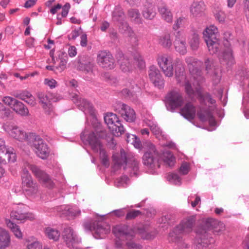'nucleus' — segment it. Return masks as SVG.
Masks as SVG:
<instances>
[{
	"label": "nucleus",
	"instance_id": "1",
	"mask_svg": "<svg viewBox=\"0 0 249 249\" xmlns=\"http://www.w3.org/2000/svg\"><path fill=\"white\" fill-rule=\"evenodd\" d=\"M113 232L116 236V246L118 248L126 246L128 249H141L142 246L135 243L133 239L136 233L140 235L144 239L150 240L156 236V232L149 231L144 228H138L137 231L125 225L115 226Z\"/></svg>",
	"mask_w": 249,
	"mask_h": 249
},
{
	"label": "nucleus",
	"instance_id": "2",
	"mask_svg": "<svg viewBox=\"0 0 249 249\" xmlns=\"http://www.w3.org/2000/svg\"><path fill=\"white\" fill-rule=\"evenodd\" d=\"M21 169V177L23 190L33 185H35V184L37 183L33 180L32 177L28 171L29 169L43 185L49 188L53 187L54 183L49 176L36 165L30 164L28 161L24 160Z\"/></svg>",
	"mask_w": 249,
	"mask_h": 249
},
{
	"label": "nucleus",
	"instance_id": "3",
	"mask_svg": "<svg viewBox=\"0 0 249 249\" xmlns=\"http://www.w3.org/2000/svg\"><path fill=\"white\" fill-rule=\"evenodd\" d=\"M21 169V177L23 190L33 185H35V184L37 183L33 180L32 177L28 171L29 169L43 185L49 188L53 187L54 183L49 176L36 165L30 164L28 161L24 160Z\"/></svg>",
	"mask_w": 249,
	"mask_h": 249
},
{
	"label": "nucleus",
	"instance_id": "4",
	"mask_svg": "<svg viewBox=\"0 0 249 249\" xmlns=\"http://www.w3.org/2000/svg\"><path fill=\"white\" fill-rule=\"evenodd\" d=\"M191 72V76L186 78L184 87L186 94L191 99L196 95L204 102L214 105L215 100L208 93L203 94L200 91L199 85L203 81L201 72L196 69H193Z\"/></svg>",
	"mask_w": 249,
	"mask_h": 249
},
{
	"label": "nucleus",
	"instance_id": "5",
	"mask_svg": "<svg viewBox=\"0 0 249 249\" xmlns=\"http://www.w3.org/2000/svg\"><path fill=\"white\" fill-rule=\"evenodd\" d=\"M224 230L225 225L223 223L213 218H208L204 226L197 229L196 240L198 244H202L204 246L211 242L208 231L213 230L214 233L218 234Z\"/></svg>",
	"mask_w": 249,
	"mask_h": 249
},
{
	"label": "nucleus",
	"instance_id": "6",
	"mask_svg": "<svg viewBox=\"0 0 249 249\" xmlns=\"http://www.w3.org/2000/svg\"><path fill=\"white\" fill-rule=\"evenodd\" d=\"M112 20L117 22L120 31L129 36L130 41L133 44L137 45L138 38L128 23L125 22V15L123 9L119 6L115 7L112 13Z\"/></svg>",
	"mask_w": 249,
	"mask_h": 249
},
{
	"label": "nucleus",
	"instance_id": "7",
	"mask_svg": "<svg viewBox=\"0 0 249 249\" xmlns=\"http://www.w3.org/2000/svg\"><path fill=\"white\" fill-rule=\"evenodd\" d=\"M112 160L115 167L118 169L123 166L124 169H125L128 165L132 170L130 175L137 176V172L139 170V161L134 157L129 158L127 160L126 154L124 149H122L120 153L114 154L112 156Z\"/></svg>",
	"mask_w": 249,
	"mask_h": 249
},
{
	"label": "nucleus",
	"instance_id": "8",
	"mask_svg": "<svg viewBox=\"0 0 249 249\" xmlns=\"http://www.w3.org/2000/svg\"><path fill=\"white\" fill-rule=\"evenodd\" d=\"M145 152L142 157L143 164L151 169L160 168V154L157 150L155 145L150 142L145 143Z\"/></svg>",
	"mask_w": 249,
	"mask_h": 249
},
{
	"label": "nucleus",
	"instance_id": "9",
	"mask_svg": "<svg viewBox=\"0 0 249 249\" xmlns=\"http://www.w3.org/2000/svg\"><path fill=\"white\" fill-rule=\"evenodd\" d=\"M1 101L5 105L9 107L17 115L21 117L30 115L27 107L16 98L9 96H5L2 97Z\"/></svg>",
	"mask_w": 249,
	"mask_h": 249
},
{
	"label": "nucleus",
	"instance_id": "10",
	"mask_svg": "<svg viewBox=\"0 0 249 249\" xmlns=\"http://www.w3.org/2000/svg\"><path fill=\"white\" fill-rule=\"evenodd\" d=\"M104 120L114 136L119 137L124 133V127L115 114L107 113L104 116Z\"/></svg>",
	"mask_w": 249,
	"mask_h": 249
},
{
	"label": "nucleus",
	"instance_id": "11",
	"mask_svg": "<svg viewBox=\"0 0 249 249\" xmlns=\"http://www.w3.org/2000/svg\"><path fill=\"white\" fill-rule=\"evenodd\" d=\"M166 100L167 108L171 111L180 107L184 103L182 94L178 89H173L169 92L166 96Z\"/></svg>",
	"mask_w": 249,
	"mask_h": 249
},
{
	"label": "nucleus",
	"instance_id": "12",
	"mask_svg": "<svg viewBox=\"0 0 249 249\" xmlns=\"http://www.w3.org/2000/svg\"><path fill=\"white\" fill-rule=\"evenodd\" d=\"M30 145L37 156L41 159L45 160L49 156L50 149L47 144L39 137H36Z\"/></svg>",
	"mask_w": 249,
	"mask_h": 249
},
{
	"label": "nucleus",
	"instance_id": "13",
	"mask_svg": "<svg viewBox=\"0 0 249 249\" xmlns=\"http://www.w3.org/2000/svg\"><path fill=\"white\" fill-rule=\"evenodd\" d=\"M157 61L159 67L162 70L165 76H172L174 72L172 57L168 54L158 55Z\"/></svg>",
	"mask_w": 249,
	"mask_h": 249
},
{
	"label": "nucleus",
	"instance_id": "14",
	"mask_svg": "<svg viewBox=\"0 0 249 249\" xmlns=\"http://www.w3.org/2000/svg\"><path fill=\"white\" fill-rule=\"evenodd\" d=\"M16 160V155L13 148L7 147L4 140L0 138V161L5 163L14 162Z\"/></svg>",
	"mask_w": 249,
	"mask_h": 249
},
{
	"label": "nucleus",
	"instance_id": "15",
	"mask_svg": "<svg viewBox=\"0 0 249 249\" xmlns=\"http://www.w3.org/2000/svg\"><path fill=\"white\" fill-rule=\"evenodd\" d=\"M97 62L99 66L104 68L112 69L114 67V58L111 53L107 51H101L98 53Z\"/></svg>",
	"mask_w": 249,
	"mask_h": 249
},
{
	"label": "nucleus",
	"instance_id": "16",
	"mask_svg": "<svg viewBox=\"0 0 249 249\" xmlns=\"http://www.w3.org/2000/svg\"><path fill=\"white\" fill-rule=\"evenodd\" d=\"M11 217L17 220L24 222L27 220L34 219V215L31 213H27L26 206L23 204H19L11 212Z\"/></svg>",
	"mask_w": 249,
	"mask_h": 249
},
{
	"label": "nucleus",
	"instance_id": "17",
	"mask_svg": "<svg viewBox=\"0 0 249 249\" xmlns=\"http://www.w3.org/2000/svg\"><path fill=\"white\" fill-rule=\"evenodd\" d=\"M2 128L12 137L20 142L24 141L27 138L26 133L17 126H10L9 124H4Z\"/></svg>",
	"mask_w": 249,
	"mask_h": 249
},
{
	"label": "nucleus",
	"instance_id": "18",
	"mask_svg": "<svg viewBox=\"0 0 249 249\" xmlns=\"http://www.w3.org/2000/svg\"><path fill=\"white\" fill-rule=\"evenodd\" d=\"M116 111L128 122H134L136 118V113L133 108L124 104H119L116 107Z\"/></svg>",
	"mask_w": 249,
	"mask_h": 249
},
{
	"label": "nucleus",
	"instance_id": "19",
	"mask_svg": "<svg viewBox=\"0 0 249 249\" xmlns=\"http://www.w3.org/2000/svg\"><path fill=\"white\" fill-rule=\"evenodd\" d=\"M196 220L195 215H191L184 218L179 225L176 227V231L179 233H186L191 232L195 224Z\"/></svg>",
	"mask_w": 249,
	"mask_h": 249
},
{
	"label": "nucleus",
	"instance_id": "20",
	"mask_svg": "<svg viewBox=\"0 0 249 249\" xmlns=\"http://www.w3.org/2000/svg\"><path fill=\"white\" fill-rule=\"evenodd\" d=\"M174 45L176 51L180 54L184 55L186 53L187 50L186 37L182 32L178 31L175 34Z\"/></svg>",
	"mask_w": 249,
	"mask_h": 249
},
{
	"label": "nucleus",
	"instance_id": "21",
	"mask_svg": "<svg viewBox=\"0 0 249 249\" xmlns=\"http://www.w3.org/2000/svg\"><path fill=\"white\" fill-rule=\"evenodd\" d=\"M86 141L95 152H98L100 150L104 149L101 142L100 135L97 132L90 133L86 139Z\"/></svg>",
	"mask_w": 249,
	"mask_h": 249
},
{
	"label": "nucleus",
	"instance_id": "22",
	"mask_svg": "<svg viewBox=\"0 0 249 249\" xmlns=\"http://www.w3.org/2000/svg\"><path fill=\"white\" fill-rule=\"evenodd\" d=\"M224 45H227V47L219 54V58L222 64L229 66L232 65L234 62L232 52L230 46H229V41L228 40H226V42L224 43Z\"/></svg>",
	"mask_w": 249,
	"mask_h": 249
},
{
	"label": "nucleus",
	"instance_id": "23",
	"mask_svg": "<svg viewBox=\"0 0 249 249\" xmlns=\"http://www.w3.org/2000/svg\"><path fill=\"white\" fill-rule=\"evenodd\" d=\"M149 76L155 86L162 89L164 86V81L159 70L154 66L150 67Z\"/></svg>",
	"mask_w": 249,
	"mask_h": 249
},
{
	"label": "nucleus",
	"instance_id": "24",
	"mask_svg": "<svg viewBox=\"0 0 249 249\" xmlns=\"http://www.w3.org/2000/svg\"><path fill=\"white\" fill-rule=\"evenodd\" d=\"M62 237L68 247H72L74 244L79 242L76 234L71 227L64 229L62 232Z\"/></svg>",
	"mask_w": 249,
	"mask_h": 249
},
{
	"label": "nucleus",
	"instance_id": "25",
	"mask_svg": "<svg viewBox=\"0 0 249 249\" xmlns=\"http://www.w3.org/2000/svg\"><path fill=\"white\" fill-rule=\"evenodd\" d=\"M51 93H47L42 92L37 93V97L39 104L41 105L44 111L48 114H50L53 111V107L51 104Z\"/></svg>",
	"mask_w": 249,
	"mask_h": 249
},
{
	"label": "nucleus",
	"instance_id": "26",
	"mask_svg": "<svg viewBox=\"0 0 249 249\" xmlns=\"http://www.w3.org/2000/svg\"><path fill=\"white\" fill-rule=\"evenodd\" d=\"M205 69L207 73L212 77L214 82L218 83L220 79V76L218 73V71L216 68L213 59H207L205 61Z\"/></svg>",
	"mask_w": 249,
	"mask_h": 249
},
{
	"label": "nucleus",
	"instance_id": "27",
	"mask_svg": "<svg viewBox=\"0 0 249 249\" xmlns=\"http://www.w3.org/2000/svg\"><path fill=\"white\" fill-rule=\"evenodd\" d=\"M72 100L73 103L82 111L90 113L93 112L92 105L85 99L79 98L77 95H75L73 97Z\"/></svg>",
	"mask_w": 249,
	"mask_h": 249
},
{
	"label": "nucleus",
	"instance_id": "28",
	"mask_svg": "<svg viewBox=\"0 0 249 249\" xmlns=\"http://www.w3.org/2000/svg\"><path fill=\"white\" fill-rule=\"evenodd\" d=\"M180 114L185 119L191 121L193 120L196 114L195 107L191 103H187L180 109Z\"/></svg>",
	"mask_w": 249,
	"mask_h": 249
},
{
	"label": "nucleus",
	"instance_id": "29",
	"mask_svg": "<svg viewBox=\"0 0 249 249\" xmlns=\"http://www.w3.org/2000/svg\"><path fill=\"white\" fill-rule=\"evenodd\" d=\"M156 9L154 4L152 2H146L142 9V14L144 18L151 20L156 15Z\"/></svg>",
	"mask_w": 249,
	"mask_h": 249
},
{
	"label": "nucleus",
	"instance_id": "30",
	"mask_svg": "<svg viewBox=\"0 0 249 249\" xmlns=\"http://www.w3.org/2000/svg\"><path fill=\"white\" fill-rule=\"evenodd\" d=\"M11 244V236L5 229L0 227V249H6Z\"/></svg>",
	"mask_w": 249,
	"mask_h": 249
},
{
	"label": "nucleus",
	"instance_id": "31",
	"mask_svg": "<svg viewBox=\"0 0 249 249\" xmlns=\"http://www.w3.org/2000/svg\"><path fill=\"white\" fill-rule=\"evenodd\" d=\"M110 227L105 223L97 222L94 230L95 237L103 238L110 232Z\"/></svg>",
	"mask_w": 249,
	"mask_h": 249
},
{
	"label": "nucleus",
	"instance_id": "32",
	"mask_svg": "<svg viewBox=\"0 0 249 249\" xmlns=\"http://www.w3.org/2000/svg\"><path fill=\"white\" fill-rule=\"evenodd\" d=\"M204 38L205 41L219 38L218 29L214 25H210L207 27L203 32Z\"/></svg>",
	"mask_w": 249,
	"mask_h": 249
},
{
	"label": "nucleus",
	"instance_id": "33",
	"mask_svg": "<svg viewBox=\"0 0 249 249\" xmlns=\"http://www.w3.org/2000/svg\"><path fill=\"white\" fill-rule=\"evenodd\" d=\"M81 67L83 71L87 73H92L93 68L94 66L93 59L89 56H87L81 57L80 59Z\"/></svg>",
	"mask_w": 249,
	"mask_h": 249
},
{
	"label": "nucleus",
	"instance_id": "34",
	"mask_svg": "<svg viewBox=\"0 0 249 249\" xmlns=\"http://www.w3.org/2000/svg\"><path fill=\"white\" fill-rule=\"evenodd\" d=\"M62 214L70 217H74L80 215L81 211L76 206H62L59 208Z\"/></svg>",
	"mask_w": 249,
	"mask_h": 249
},
{
	"label": "nucleus",
	"instance_id": "35",
	"mask_svg": "<svg viewBox=\"0 0 249 249\" xmlns=\"http://www.w3.org/2000/svg\"><path fill=\"white\" fill-rule=\"evenodd\" d=\"M197 115L199 119L202 122L209 121L212 125H214L216 123L212 113L208 110L200 108L197 111Z\"/></svg>",
	"mask_w": 249,
	"mask_h": 249
},
{
	"label": "nucleus",
	"instance_id": "36",
	"mask_svg": "<svg viewBox=\"0 0 249 249\" xmlns=\"http://www.w3.org/2000/svg\"><path fill=\"white\" fill-rule=\"evenodd\" d=\"M57 55L60 62L58 65L55 66V73L62 72L66 68L67 63L68 57L66 53L60 51L58 53Z\"/></svg>",
	"mask_w": 249,
	"mask_h": 249
},
{
	"label": "nucleus",
	"instance_id": "37",
	"mask_svg": "<svg viewBox=\"0 0 249 249\" xmlns=\"http://www.w3.org/2000/svg\"><path fill=\"white\" fill-rule=\"evenodd\" d=\"M204 11V4L201 2H194L190 7V12L195 17L202 16Z\"/></svg>",
	"mask_w": 249,
	"mask_h": 249
},
{
	"label": "nucleus",
	"instance_id": "38",
	"mask_svg": "<svg viewBox=\"0 0 249 249\" xmlns=\"http://www.w3.org/2000/svg\"><path fill=\"white\" fill-rule=\"evenodd\" d=\"M171 33L165 32L161 35L159 38V43L163 47L170 48L172 45Z\"/></svg>",
	"mask_w": 249,
	"mask_h": 249
},
{
	"label": "nucleus",
	"instance_id": "39",
	"mask_svg": "<svg viewBox=\"0 0 249 249\" xmlns=\"http://www.w3.org/2000/svg\"><path fill=\"white\" fill-rule=\"evenodd\" d=\"M128 18L133 22L140 24L142 23V18L139 10L131 8L127 11Z\"/></svg>",
	"mask_w": 249,
	"mask_h": 249
},
{
	"label": "nucleus",
	"instance_id": "40",
	"mask_svg": "<svg viewBox=\"0 0 249 249\" xmlns=\"http://www.w3.org/2000/svg\"><path fill=\"white\" fill-rule=\"evenodd\" d=\"M159 12L163 19L167 22H171L173 20V15L170 10L165 6L159 8Z\"/></svg>",
	"mask_w": 249,
	"mask_h": 249
},
{
	"label": "nucleus",
	"instance_id": "41",
	"mask_svg": "<svg viewBox=\"0 0 249 249\" xmlns=\"http://www.w3.org/2000/svg\"><path fill=\"white\" fill-rule=\"evenodd\" d=\"M206 42L209 52L211 54H214L218 52L220 47L219 38L216 39L215 40L214 39L209 40L208 41H206Z\"/></svg>",
	"mask_w": 249,
	"mask_h": 249
},
{
	"label": "nucleus",
	"instance_id": "42",
	"mask_svg": "<svg viewBox=\"0 0 249 249\" xmlns=\"http://www.w3.org/2000/svg\"><path fill=\"white\" fill-rule=\"evenodd\" d=\"M8 227H9L12 231L13 232L15 236L18 238L22 239L23 237V234L21 232L19 227L17 224L14 223L11 221H9L7 223Z\"/></svg>",
	"mask_w": 249,
	"mask_h": 249
},
{
	"label": "nucleus",
	"instance_id": "43",
	"mask_svg": "<svg viewBox=\"0 0 249 249\" xmlns=\"http://www.w3.org/2000/svg\"><path fill=\"white\" fill-rule=\"evenodd\" d=\"M46 235L50 239H53L54 241L58 240L60 237L59 231L54 229L51 227L46 228L45 231Z\"/></svg>",
	"mask_w": 249,
	"mask_h": 249
},
{
	"label": "nucleus",
	"instance_id": "44",
	"mask_svg": "<svg viewBox=\"0 0 249 249\" xmlns=\"http://www.w3.org/2000/svg\"><path fill=\"white\" fill-rule=\"evenodd\" d=\"M162 159L163 161L169 166H172L174 165L175 161V158L171 152L169 151L164 152L162 154Z\"/></svg>",
	"mask_w": 249,
	"mask_h": 249
},
{
	"label": "nucleus",
	"instance_id": "45",
	"mask_svg": "<svg viewBox=\"0 0 249 249\" xmlns=\"http://www.w3.org/2000/svg\"><path fill=\"white\" fill-rule=\"evenodd\" d=\"M120 69L124 72L129 71L132 68V64L130 60L127 58L123 57L121 59L118 60Z\"/></svg>",
	"mask_w": 249,
	"mask_h": 249
},
{
	"label": "nucleus",
	"instance_id": "46",
	"mask_svg": "<svg viewBox=\"0 0 249 249\" xmlns=\"http://www.w3.org/2000/svg\"><path fill=\"white\" fill-rule=\"evenodd\" d=\"M189 43L192 50H197L199 45V37L198 34H193L189 38Z\"/></svg>",
	"mask_w": 249,
	"mask_h": 249
},
{
	"label": "nucleus",
	"instance_id": "47",
	"mask_svg": "<svg viewBox=\"0 0 249 249\" xmlns=\"http://www.w3.org/2000/svg\"><path fill=\"white\" fill-rule=\"evenodd\" d=\"M12 114V110L0 102V118L3 119H7L10 117Z\"/></svg>",
	"mask_w": 249,
	"mask_h": 249
},
{
	"label": "nucleus",
	"instance_id": "48",
	"mask_svg": "<svg viewBox=\"0 0 249 249\" xmlns=\"http://www.w3.org/2000/svg\"><path fill=\"white\" fill-rule=\"evenodd\" d=\"M39 186L36 183L34 185L23 190L26 195L30 196H35L39 193Z\"/></svg>",
	"mask_w": 249,
	"mask_h": 249
},
{
	"label": "nucleus",
	"instance_id": "49",
	"mask_svg": "<svg viewBox=\"0 0 249 249\" xmlns=\"http://www.w3.org/2000/svg\"><path fill=\"white\" fill-rule=\"evenodd\" d=\"M168 180L176 185H180L181 184V178L176 173H171L168 175L167 177Z\"/></svg>",
	"mask_w": 249,
	"mask_h": 249
},
{
	"label": "nucleus",
	"instance_id": "50",
	"mask_svg": "<svg viewBox=\"0 0 249 249\" xmlns=\"http://www.w3.org/2000/svg\"><path fill=\"white\" fill-rule=\"evenodd\" d=\"M185 62L189 67V69H191V67H195L200 63V62L198 61L196 58L191 57L188 56L185 58Z\"/></svg>",
	"mask_w": 249,
	"mask_h": 249
},
{
	"label": "nucleus",
	"instance_id": "51",
	"mask_svg": "<svg viewBox=\"0 0 249 249\" xmlns=\"http://www.w3.org/2000/svg\"><path fill=\"white\" fill-rule=\"evenodd\" d=\"M100 157L102 160V164L107 167L109 166V162L108 157L106 154V152L104 149H103L99 151Z\"/></svg>",
	"mask_w": 249,
	"mask_h": 249
},
{
	"label": "nucleus",
	"instance_id": "52",
	"mask_svg": "<svg viewBox=\"0 0 249 249\" xmlns=\"http://www.w3.org/2000/svg\"><path fill=\"white\" fill-rule=\"evenodd\" d=\"M186 21V19L183 17H179L175 21L173 28L174 30H177L179 28L182 27Z\"/></svg>",
	"mask_w": 249,
	"mask_h": 249
},
{
	"label": "nucleus",
	"instance_id": "53",
	"mask_svg": "<svg viewBox=\"0 0 249 249\" xmlns=\"http://www.w3.org/2000/svg\"><path fill=\"white\" fill-rule=\"evenodd\" d=\"M44 83L51 89L55 88L58 85L56 80L52 78H45L44 81Z\"/></svg>",
	"mask_w": 249,
	"mask_h": 249
},
{
	"label": "nucleus",
	"instance_id": "54",
	"mask_svg": "<svg viewBox=\"0 0 249 249\" xmlns=\"http://www.w3.org/2000/svg\"><path fill=\"white\" fill-rule=\"evenodd\" d=\"M214 17L219 22H223L225 20V14L222 11L219 10L214 13Z\"/></svg>",
	"mask_w": 249,
	"mask_h": 249
},
{
	"label": "nucleus",
	"instance_id": "55",
	"mask_svg": "<svg viewBox=\"0 0 249 249\" xmlns=\"http://www.w3.org/2000/svg\"><path fill=\"white\" fill-rule=\"evenodd\" d=\"M32 95V94L27 91H23L22 92H20L18 96H17V97L19 98L20 99H21L22 101H24L25 102V101L27 100Z\"/></svg>",
	"mask_w": 249,
	"mask_h": 249
},
{
	"label": "nucleus",
	"instance_id": "56",
	"mask_svg": "<svg viewBox=\"0 0 249 249\" xmlns=\"http://www.w3.org/2000/svg\"><path fill=\"white\" fill-rule=\"evenodd\" d=\"M96 222V221L93 223L90 221L85 222L83 224V226L86 231H94Z\"/></svg>",
	"mask_w": 249,
	"mask_h": 249
},
{
	"label": "nucleus",
	"instance_id": "57",
	"mask_svg": "<svg viewBox=\"0 0 249 249\" xmlns=\"http://www.w3.org/2000/svg\"><path fill=\"white\" fill-rule=\"evenodd\" d=\"M141 212L138 210H133L128 212L126 215L127 220L132 219L138 216Z\"/></svg>",
	"mask_w": 249,
	"mask_h": 249
},
{
	"label": "nucleus",
	"instance_id": "58",
	"mask_svg": "<svg viewBox=\"0 0 249 249\" xmlns=\"http://www.w3.org/2000/svg\"><path fill=\"white\" fill-rule=\"evenodd\" d=\"M42 245L39 242L35 241L29 244L26 249H42Z\"/></svg>",
	"mask_w": 249,
	"mask_h": 249
},
{
	"label": "nucleus",
	"instance_id": "59",
	"mask_svg": "<svg viewBox=\"0 0 249 249\" xmlns=\"http://www.w3.org/2000/svg\"><path fill=\"white\" fill-rule=\"evenodd\" d=\"M244 13L249 22V0H244Z\"/></svg>",
	"mask_w": 249,
	"mask_h": 249
},
{
	"label": "nucleus",
	"instance_id": "60",
	"mask_svg": "<svg viewBox=\"0 0 249 249\" xmlns=\"http://www.w3.org/2000/svg\"><path fill=\"white\" fill-rule=\"evenodd\" d=\"M70 7V4L69 3H66L63 7L62 6L61 8H62V11L61 13L62 17L65 18L67 17L69 13Z\"/></svg>",
	"mask_w": 249,
	"mask_h": 249
},
{
	"label": "nucleus",
	"instance_id": "61",
	"mask_svg": "<svg viewBox=\"0 0 249 249\" xmlns=\"http://www.w3.org/2000/svg\"><path fill=\"white\" fill-rule=\"evenodd\" d=\"M122 94L125 97L130 98L134 95L135 92L133 90H130L128 89H124L122 91Z\"/></svg>",
	"mask_w": 249,
	"mask_h": 249
},
{
	"label": "nucleus",
	"instance_id": "62",
	"mask_svg": "<svg viewBox=\"0 0 249 249\" xmlns=\"http://www.w3.org/2000/svg\"><path fill=\"white\" fill-rule=\"evenodd\" d=\"M179 171L182 175H186L189 172V165L186 162L182 163Z\"/></svg>",
	"mask_w": 249,
	"mask_h": 249
},
{
	"label": "nucleus",
	"instance_id": "63",
	"mask_svg": "<svg viewBox=\"0 0 249 249\" xmlns=\"http://www.w3.org/2000/svg\"><path fill=\"white\" fill-rule=\"evenodd\" d=\"M134 59L138 63L139 67L141 68L142 69L145 67V64L142 57L139 54H138L137 56H135Z\"/></svg>",
	"mask_w": 249,
	"mask_h": 249
},
{
	"label": "nucleus",
	"instance_id": "64",
	"mask_svg": "<svg viewBox=\"0 0 249 249\" xmlns=\"http://www.w3.org/2000/svg\"><path fill=\"white\" fill-rule=\"evenodd\" d=\"M88 39L87 36L86 34H82L80 36V45L83 47H86L87 45Z\"/></svg>",
	"mask_w": 249,
	"mask_h": 249
}]
</instances>
